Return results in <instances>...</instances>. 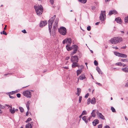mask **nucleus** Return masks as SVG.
Masks as SVG:
<instances>
[{"label":"nucleus","instance_id":"53","mask_svg":"<svg viewBox=\"0 0 128 128\" xmlns=\"http://www.w3.org/2000/svg\"><path fill=\"white\" fill-rule=\"evenodd\" d=\"M96 84H98L99 86H102V84L98 82H96Z\"/></svg>","mask_w":128,"mask_h":128},{"label":"nucleus","instance_id":"2","mask_svg":"<svg viewBox=\"0 0 128 128\" xmlns=\"http://www.w3.org/2000/svg\"><path fill=\"white\" fill-rule=\"evenodd\" d=\"M34 8L38 15L40 16L42 14L43 11V9L41 5L34 6Z\"/></svg>","mask_w":128,"mask_h":128},{"label":"nucleus","instance_id":"4","mask_svg":"<svg viewBox=\"0 0 128 128\" xmlns=\"http://www.w3.org/2000/svg\"><path fill=\"white\" fill-rule=\"evenodd\" d=\"M59 32L60 34L63 36L66 35V28L64 27H62L58 29Z\"/></svg>","mask_w":128,"mask_h":128},{"label":"nucleus","instance_id":"60","mask_svg":"<svg viewBox=\"0 0 128 128\" xmlns=\"http://www.w3.org/2000/svg\"><path fill=\"white\" fill-rule=\"evenodd\" d=\"M125 86L126 87H128V82H127Z\"/></svg>","mask_w":128,"mask_h":128},{"label":"nucleus","instance_id":"19","mask_svg":"<svg viewBox=\"0 0 128 128\" xmlns=\"http://www.w3.org/2000/svg\"><path fill=\"white\" fill-rule=\"evenodd\" d=\"M122 70L124 72H128V66H126L124 68H122Z\"/></svg>","mask_w":128,"mask_h":128},{"label":"nucleus","instance_id":"43","mask_svg":"<svg viewBox=\"0 0 128 128\" xmlns=\"http://www.w3.org/2000/svg\"><path fill=\"white\" fill-rule=\"evenodd\" d=\"M50 2L52 4H53L54 3V0H50Z\"/></svg>","mask_w":128,"mask_h":128},{"label":"nucleus","instance_id":"54","mask_svg":"<svg viewBox=\"0 0 128 128\" xmlns=\"http://www.w3.org/2000/svg\"><path fill=\"white\" fill-rule=\"evenodd\" d=\"M90 98H88V102H89V103H90Z\"/></svg>","mask_w":128,"mask_h":128},{"label":"nucleus","instance_id":"38","mask_svg":"<svg viewBox=\"0 0 128 128\" xmlns=\"http://www.w3.org/2000/svg\"><path fill=\"white\" fill-rule=\"evenodd\" d=\"M121 61L123 62H128V59H121Z\"/></svg>","mask_w":128,"mask_h":128},{"label":"nucleus","instance_id":"23","mask_svg":"<svg viewBox=\"0 0 128 128\" xmlns=\"http://www.w3.org/2000/svg\"><path fill=\"white\" fill-rule=\"evenodd\" d=\"M82 69L78 70L76 71L77 75L78 76L82 72Z\"/></svg>","mask_w":128,"mask_h":128},{"label":"nucleus","instance_id":"21","mask_svg":"<svg viewBox=\"0 0 128 128\" xmlns=\"http://www.w3.org/2000/svg\"><path fill=\"white\" fill-rule=\"evenodd\" d=\"M96 100L95 98H93L91 101V104H94L96 103Z\"/></svg>","mask_w":128,"mask_h":128},{"label":"nucleus","instance_id":"33","mask_svg":"<svg viewBox=\"0 0 128 128\" xmlns=\"http://www.w3.org/2000/svg\"><path fill=\"white\" fill-rule=\"evenodd\" d=\"M70 45L67 44V45L66 46V48L68 51L70 50V46H69Z\"/></svg>","mask_w":128,"mask_h":128},{"label":"nucleus","instance_id":"49","mask_svg":"<svg viewBox=\"0 0 128 128\" xmlns=\"http://www.w3.org/2000/svg\"><path fill=\"white\" fill-rule=\"evenodd\" d=\"M89 94L88 93H87L86 94L84 98H88V96Z\"/></svg>","mask_w":128,"mask_h":128},{"label":"nucleus","instance_id":"52","mask_svg":"<svg viewBox=\"0 0 128 128\" xmlns=\"http://www.w3.org/2000/svg\"><path fill=\"white\" fill-rule=\"evenodd\" d=\"M22 32L24 33H26V32L25 30H24L22 31Z\"/></svg>","mask_w":128,"mask_h":128},{"label":"nucleus","instance_id":"7","mask_svg":"<svg viewBox=\"0 0 128 128\" xmlns=\"http://www.w3.org/2000/svg\"><path fill=\"white\" fill-rule=\"evenodd\" d=\"M72 42V39L70 38H66L62 41L63 44H65L66 43L68 42V45H70Z\"/></svg>","mask_w":128,"mask_h":128},{"label":"nucleus","instance_id":"13","mask_svg":"<svg viewBox=\"0 0 128 128\" xmlns=\"http://www.w3.org/2000/svg\"><path fill=\"white\" fill-rule=\"evenodd\" d=\"M118 13L115 10H110L109 13L108 15H111L112 14H117Z\"/></svg>","mask_w":128,"mask_h":128},{"label":"nucleus","instance_id":"6","mask_svg":"<svg viewBox=\"0 0 128 128\" xmlns=\"http://www.w3.org/2000/svg\"><path fill=\"white\" fill-rule=\"evenodd\" d=\"M23 94L27 98H30L32 96V93L29 90H26L23 92Z\"/></svg>","mask_w":128,"mask_h":128},{"label":"nucleus","instance_id":"25","mask_svg":"<svg viewBox=\"0 0 128 128\" xmlns=\"http://www.w3.org/2000/svg\"><path fill=\"white\" fill-rule=\"evenodd\" d=\"M95 111V110H93L92 112L91 113L92 116L93 117H94L96 116V114L95 113H94V112Z\"/></svg>","mask_w":128,"mask_h":128},{"label":"nucleus","instance_id":"20","mask_svg":"<svg viewBox=\"0 0 128 128\" xmlns=\"http://www.w3.org/2000/svg\"><path fill=\"white\" fill-rule=\"evenodd\" d=\"M96 70L98 72L99 74H102V72L101 71L100 68L98 67H97L96 68Z\"/></svg>","mask_w":128,"mask_h":128},{"label":"nucleus","instance_id":"64","mask_svg":"<svg viewBox=\"0 0 128 128\" xmlns=\"http://www.w3.org/2000/svg\"><path fill=\"white\" fill-rule=\"evenodd\" d=\"M110 0H105V2H108L110 1Z\"/></svg>","mask_w":128,"mask_h":128},{"label":"nucleus","instance_id":"44","mask_svg":"<svg viewBox=\"0 0 128 128\" xmlns=\"http://www.w3.org/2000/svg\"><path fill=\"white\" fill-rule=\"evenodd\" d=\"M77 89V92L80 93L81 92V89L80 88H78Z\"/></svg>","mask_w":128,"mask_h":128},{"label":"nucleus","instance_id":"11","mask_svg":"<svg viewBox=\"0 0 128 128\" xmlns=\"http://www.w3.org/2000/svg\"><path fill=\"white\" fill-rule=\"evenodd\" d=\"M47 21H43L41 22L40 24V26L41 27H42L44 26H45L47 24Z\"/></svg>","mask_w":128,"mask_h":128},{"label":"nucleus","instance_id":"29","mask_svg":"<svg viewBox=\"0 0 128 128\" xmlns=\"http://www.w3.org/2000/svg\"><path fill=\"white\" fill-rule=\"evenodd\" d=\"M78 1L82 4H85L87 2V0H78Z\"/></svg>","mask_w":128,"mask_h":128},{"label":"nucleus","instance_id":"27","mask_svg":"<svg viewBox=\"0 0 128 128\" xmlns=\"http://www.w3.org/2000/svg\"><path fill=\"white\" fill-rule=\"evenodd\" d=\"M73 48L74 50H76V51L78 49V46L76 45H74L73 46Z\"/></svg>","mask_w":128,"mask_h":128},{"label":"nucleus","instance_id":"31","mask_svg":"<svg viewBox=\"0 0 128 128\" xmlns=\"http://www.w3.org/2000/svg\"><path fill=\"white\" fill-rule=\"evenodd\" d=\"M115 65L116 66H122V63L120 62H118L115 64Z\"/></svg>","mask_w":128,"mask_h":128},{"label":"nucleus","instance_id":"34","mask_svg":"<svg viewBox=\"0 0 128 128\" xmlns=\"http://www.w3.org/2000/svg\"><path fill=\"white\" fill-rule=\"evenodd\" d=\"M19 109L20 110V111L21 112H23L24 111V109L23 108L21 107H19Z\"/></svg>","mask_w":128,"mask_h":128},{"label":"nucleus","instance_id":"37","mask_svg":"<svg viewBox=\"0 0 128 128\" xmlns=\"http://www.w3.org/2000/svg\"><path fill=\"white\" fill-rule=\"evenodd\" d=\"M87 114V112L86 111V110L83 111L82 113V115H86Z\"/></svg>","mask_w":128,"mask_h":128},{"label":"nucleus","instance_id":"8","mask_svg":"<svg viewBox=\"0 0 128 128\" xmlns=\"http://www.w3.org/2000/svg\"><path fill=\"white\" fill-rule=\"evenodd\" d=\"M72 62H78V60L77 56H72L70 59Z\"/></svg>","mask_w":128,"mask_h":128},{"label":"nucleus","instance_id":"55","mask_svg":"<svg viewBox=\"0 0 128 128\" xmlns=\"http://www.w3.org/2000/svg\"><path fill=\"white\" fill-rule=\"evenodd\" d=\"M28 110H28L26 112V116H28Z\"/></svg>","mask_w":128,"mask_h":128},{"label":"nucleus","instance_id":"35","mask_svg":"<svg viewBox=\"0 0 128 128\" xmlns=\"http://www.w3.org/2000/svg\"><path fill=\"white\" fill-rule=\"evenodd\" d=\"M111 110L113 112H116V110L113 107H112L111 108Z\"/></svg>","mask_w":128,"mask_h":128},{"label":"nucleus","instance_id":"50","mask_svg":"<svg viewBox=\"0 0 128 128\" xmlns=\"http://www.w3.org/2000/svg\"><path fill=\"white\" fill-rule=\"evenodd\" d=\"M4 108V106L0 104V108L3 109Z\"/></svg>","mask_w":128,"mask_h":128},{"label":"nucleus","instance_id":"22","mask_svg":"<svg viewBox=\"0 0 128 128\" xmlns=\"http://www.w3.org/2000/svg\"><path fill=\"white\" fill-rule=\"evenodd\" d=\"M127 56V55L125 54L120 53V57L122 58H126Z\"/></svg>","mask_w":128,"mask_h":128},{"label":"nucleus","instance_id":"41","mask_svg":"<svg viewBox=\"0 0 128 128\" xmlns=\"http://www.w3.org/2000/svg\"><path fill=\"white\" fill-rule=\"evenodd\" d=\"M11 94H9V97L10 98H12V99H13V98H16V96H11L10 95H11Z\"/></svg>","mask_w":128,"mask_h":128},{"label":"nucleus","instance_id":"3","mask_svg":"<svg viewBox=\"0 0 128 128\" xmlns=\"http://www.w3.org/2000/svg\"><path fill=\"white\" fill-rule=\"evenodd\" d=\"M56 17V15H54L48 21V30L49 32L51 34V29L52 28V26L54 20L55 19Z\"/></svg>","mask_w":128,"mask_h":128},{"label":"nucleus","instance_id":"12","mask_svg":"<svg viewBox=\"0 0 128 128\" xmlns=\"http://www.w3.org/2000/svg\"><path fill=\"white\" fill-rule=\"evenodd\" d=\"M33 124V122H31L30 123L27 124L26 125V128H32Z\"/></svg>","mask_w":128,"mask_h":128},{"label":"nucleus","instance_id":"61","mask_svg":"<svg viewBox=\"0 0 128 128\" xmlns=\"http://www.w3.org/2000/svg\"><path fill=\"white\" fill-rule=\"evenodd\" d=\"M63 68H64V69H68V68L67 67H63Z\"/></svg>","mask_w":128,"mask_h":128},{"label":"nucleus","instance_id":"62","mask_svg":"<svg viewBox=\"0 0 128 128\" xmlns=\"http://www.w3.org/2000/svg\"><path fill=\"white\" fill-rule=\"evenodd\" d=\"M126 48V46H123V47H122L121 48L125 49Z\"/></svg>","mask_w":128,"mask_h":128},{"label":"nucleus","instance_id":"63","mask_svg":"<svg viewBox=\"0 0 128 128\" xmlns=\"http://www.w3.org/2000/svg\"><path fill=\"white\" fill-rule=\"evenodd\" d=\"M105 128H110L108 126L106 125L105 126Z\"/></svg>","mask_w":128,"mask_h":128},{"label":"nucleus","instance_id":"32","mask_svg":"<svg viewBox=\"0 0 128 128\" xmlns=\"http://www.w3.org/2000/svg\"><path fill=\"white\" fill-rule=\"evenodd\" d=\"M124 22L125 23L128 22V16L125 17L124 18Z\"/></svg>","mask_w":128,"mask_h":128},{"label":"nucleus","instance_id":"9","mask_svg":"<svg viewBox=\"0 0 128 128\" xmlns=\"http://www.w3.org/2000/svg\"><path fill=\"white\" fill-rule=\"evenodd\" d=\"M96 113L98 117H99L100 119L102 120L105 119V118L104 116L101 113L99 112L98 110L97 111Z\"/></svg>","mask_w":128,"mask_h":128},{"label":"nucleus","instance_id":"5","mask_svg":"<svg viewBox=\"0 0 128 128\" xmlns=\"http://www.w3.org/2000/svg\"><path fill=\"white\" fill-rule=\"evenodd\" d=\"M105 11H102L100 16V20L103 21L106 18Z\"/></svg>","mask_w":128,"mask_h":128},{"label":"nucleus","instance_id":"46","mask_svg":"<svg viewBox=\"0 0 128 128\" xmlns=\"http://www.w3.org/2000/svg\"><path fill=\"white\" fill-rule=\"evenodd\" d=\"M102 124H99L98 126V128H102Z\"/></svg>","mask_w":128,"mask_h":128},{"label":"nucleus","instance_id":"58","mask_svg":"<svg viewBox=\"0 0 128 128\" xmlns=\"http://www.w3.org/2000/svg\"><path fill=\"white\" fill-rule=\"evenodd\" d=\"M92 116H90L88 118V120H89V121H90V119H91V118H92Z\"/></svg>","mask_w":128,"mask_h":128},{"label":"nucleus","instance_id":"47","mask_svg":"<svg viewBox=\"0 0 128 128\" xmlns=\"http://www.w3.org/2000/svg\"><path fill=\"white\" fill-rule=\"evenodd\" d=\"M2 34H3L5 35H7V33L6 32L4 31V30L3 31Z\"/></svg>","mask_w":128,"mask_h":128},{"label":"nucleus","instance_id":"56","mask_svg":"<svg viewBox=\"0 0 128 128\" xmlns=\"http://www.w3.org/2000/svg\"><path fill=\"white\" fill-rule=\"evenodd\" d=\"M70 58V57L69 56L66 57V60H68Z\"/></svg>","mask_w":128,"mask_h":128},{"label":"nucleus","instance_id":"26","mask_svg":"<svg viewBox=\"0 0 128 128\" xmlns=\"http://www.w3.org/2000/svg\"><path fill=\"white\" fill-rule=\"evenodd\" d=\"M9 110L10 112L12 114H14L15 112L14 111L12 110V106H10V108L9 109Z\"/></svg>","mask_w":128,"mask_h":128},{"label":"nucleus","instance_id":"1","mask_svg":"<svg viewBox=\"0 0 128 128\" xmlns=\"http://www.w3.org/2000/svg\"><path fill=\"white\" fill-rule=\"evenodd\" d=\"M122 41V39L121 37H116L112 38L110 42L112 44H114L120 42Z\"/></svg>","mask_w":128,"mask_h":128},{"label":"nucleus","instance_id":"15","mask_svg":"<svg viewBox=\"0 0 128 128\" xmlns=\"http://www.w3.org/2000/svg\"><path fill=\"white\" fill-rule=\"evenodd\" d=\"M115 20L119 24H121L122 23V22L120 18H116Z\"/></svg>","mask_w":128,"mask_h":128},{"label":"nucleus","instance_id":"18","mask_svg":"<svg viewBox=\"0 0 128 128\" xmlns=\"http://www.w3.org/2000/svg\"><path fill=\"white\" fill-rule=\"evenodd\" d=\"M87 116H85L82 118V120L84 121L85 122L86 124L88 122V119L87 118Z\"/></svg>","mask_w":128,"mask_h":128},{"label":"nucleus","instance_id":"17","mask_svg":"<svg viewBox=\"0 0 128 128\" xmlns=\"http://www.w3.org/2000/svg\"><path fill=\"white\" fill-rule=\"evenodd\" d=\"M99 121L98 119H96L92 122V123L94 126H96V125L99 123Z\"/></svg>","mask_w":128,"mask_h":128},{"label":"nucleus","instance_id":"30","mask_svg":"<svg viewBox=\"0 0 128 128\" xmlns=\"http://www.w3.org/2000/svg\"><path fill=\"white\" fill-rule=\"evenodd\" d=\"M114 54L115 55L117 56H118L119 57H120V53L117 52H114Z\"/></svg>","mask_w":128,"mask_h":128},{"label":"nucleus","instance_id":"42","mask_svg":"<svg viewBox=\"0 0 128 128\" xmlns=\"http://www.w3.org/2000/svg\"><path fill=\"white\" fill-rule=\"evenodd\" d=\"M82 97L81 96H79V102L80 103V102L81 101V100H82Z\"/></svg>","mask_w":128,"mask_h":128},{"label":"nucleus","instance_id":"28","mask_svg":"<svg viewBox=\"0 0 128 128\" xmlns=\"http://www.w3.org/2000/svg\"><path fill=\"white\" fill-rule=\"evenodd\" d=\"M18 92V90H16L15 91H12V92H8V94H11V95H12V94H14L15 93H17Z\"/></svg>","mask_w":128,"mask_h":128},{"label":"nucleus","instance_id":"45","mask_svg":"<svg viewBox=\"0 0 128 128\" xmlns=\"http://www.w3.org/2000/svg\"><path fill=\"white\" fill-rule=\"evenodd\" d=\"M91 29V27L90 26H88L87 27V30L88 31H90V30Z\"/></svg>","mask_w":128,"mask_h":128},{"label":"nucleus","instance_id":"14","mask_svg":"<svg viewBox=\"0 0 128 128\" xmlns=\"http://www.w3.org/2000/svg\"><path fill=\"white\" fill-rule=\"evenodd\" d=\"M72 67L73 68H75L76 67H79L80 66V65H78V62H72Z\"/></svg>","mask_w":128,"mask_h":128},{"label":"nucleus","instance_id":"57","mask_svg":"<svg viewBox=\"0 0 128 128\" xmlns=\"http://www.w3.org/2000/svg\"><path fill=\"white\" fill-rule=\"evenodd\" d=\"M112 48H115L116 49H118V48L116 46L113 47Z\"/></svg>","mask_w":128,"mask_h":128},{"label":"nucleus","instance_id":"40","mask_svg":"<svg viewBox=\"0 0 128 128\" xmlns=\"http://www.w3.org/2000/svg\"><path fill=\"white\" fill-rule=\"evenodd\" d=\"M76 52V50H74V51L71 53V54L72 55H74Z\"/></svg>","mask_w":128,"mask_h":128},{"label":"nucleus","instance_id":"39","mask_svg":"<svg viewBox=\"0 0 128 128\" xmlns=\"http://www.w3.org/2000/svg\"><path fill=\"white\" fill-rule=\"evenodd\" d=\"M94 64L96 66H97L98 65V62L96 60H95L94 61Z\"/></svg>","mask_w":128,"mask_h":128},{"label":"nucleus","instance_id":"16","mask_svg":"<svg viewBox=\"0 0 128 128\" xmlns=\"http://www.w3.org/2000/svg\"><path fill=\"white\" fill-rule=\"evenodd\" d=\"M86 78V77L84 74H82L80 76L79 78H78V80L79 79L81 80H83L84 79Z\"/></svg>","mask_w":128,"mask_h":128},{"label":"nucleus","instance_id":"10","mask_svg":"<svg viewBox=\"0 0 128 128\" xmlns=\"http://www.w3.org/2000/svg\"><path fill=\"white\" fill-rule=\"evenodd\" d=\"M54 22V23L53 26V28L54 29H55L58 26V19L56 18Z\"/></svg>","mask_w":128,"mask_h":128},{"label":"nucleus","instance_id":"59","mask_svg":"<svg viewBox=\"0 0 128 128\" xmlns=\"http://www.w3.org/2000/svg\"><path fill=\"white\" fill-rule=\"evenodd\" d=\"M100 23V22H96V23L95 25H98Z\"/></svg>","mask_w":128,"mask_h":128},{"label":"nucleus","instance_id":"24","mask_svg":"<svg viewBox=\"0 0 128 128\" xmlns=\"http://www.w3.org/2000/svg\"><path fill=\"white\" fill-rule=\"evenodd\" d=\"M30 101H28L26 103V106L28 110L29 109V106L30 103Z\"/></svg>","mask_w":128,"mask_h":128},{"label":"nucleus","instance_id":"48","mask_svg":"<svg viewBox=\"0 0 128 128\" xmlns=\"http://www.w3.org/2000/svg\"><path fill=\"white\" fill-rule=\"evenodd\" d=\"M17 97L18 98H20V94H16Z\"/></svg>","mask_w":128,"mask_h":128},{"label":"nucleus","instance_id":"51","mask_svg":"<svg viewBox=\"0 0 128 128\" xmlns=\"http://www.w3.org/2000/svg\"><path fill=\"white\" fill-rule=\"evenodd\" d=\"M11 74V73H8V74H5L4 75V76H8L10 74Z\"/></svg>","mask_w":128,"mask_h":128},{"label":"nucleus","instance_id":"36","mask_svg":"<svg viewBox=\"0 0 128 128\" xmlns=\"http://www.w3.org/2000/svg\"><path fill=\"white\" fill-rule=\"evenodd\" d=\"M32 119L31 118H28L27 120L26 121V123H28L30 121H31Z\"/></svg>","mask_w":128,"mask_h":128}]
</instances>
